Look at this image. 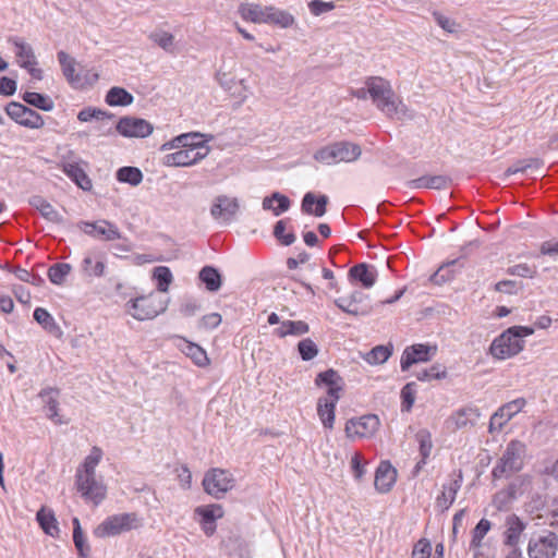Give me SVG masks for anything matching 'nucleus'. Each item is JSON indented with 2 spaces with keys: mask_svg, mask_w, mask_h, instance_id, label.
Here are the masks:
<instances>
[{
  "mask_svg": "<svg viewBox=\"0 0 558 558\" xmlns=\"http://www.w3.org/2000/svg\"><path fill=\"white\" fill-rule=\"evenodd\" d=\"M534 333L527 326H512L495 338L489 347L490 354L498 360L510 359L524 348V338Z\"/></svg>",
  "mask_w": 558,
  "mask_h": 558,
  "instance_id": "1",
  "label": "nucleus"
},
{
  "mask_svg": "<svg viewBox=\"0 0 558 558\" xmlns=\"http://www.w3.org/2000/svg\"><path fill=\"white\" fill-rule=\"evenodd\" d=\"M526 456V445L518 439H512L492 470L494 478L509 477L523 469L524 458Z\"/></svg>",
  "mask_w": 558,
  "mask_h": 558,
  "instance_id": "2",
  "label": "nucleus"
},
{
  "mask_svg": "<svg viewBox=\"0 0 558 558\" xmlns=\"http://www.w3.org/2000/svg\"><path fill=\"white\" fill-rule=\"evenodd\" d=\"M373 104L386 116L392 118L399 113L398 102L390 83L380 76H369L365 80Z\"/></svg>",
  "mask_w": 558,
  "mask_h": 558,
  "instance_id": "3",
  "label": "nucleus"
},
{
  "mask_svg": "<svg viewBox=\"0 0 558 558\" xmlns=\"http://www.w3.org/2000/svg\"><path fill=\"white\" fill-rule=\"evenodd\" d=\"M141 526V520L135 512H124L107 517L94 530L98 538L117 536Z\"/></svg>",
  "mask_w": 558,
  "mask_h": 558,
  "instance_id": "4",
  "label": "nucleus"
},
{
  "mask_svg": "<svg viewBox=\"0 0 558 558\" xmlns=\"http://www.w3.org/2000/svg\"><path fill=\"white\" fill-rule=\"evenodd\" d=\"M128 312L137 320L153 319L167 310V303L158 295L150 293L130 300Z\"/></svg>",
  "mask_w": 558,
  "mask_h": 558,
  "instance_id": "5",
  "label": "nucleus"
},
{
  "mask_svg": "<svg viewBox=\"0 0 558 558\" xmlns=\"http://www.w3.org/2000/svg\"><path fill=\"white\" fill-rule=\"evenodd\" d=\"M529 558H555L558 550V534L544 530L537 536L530 538L527 543Z\"/></svg>",
  "mask_w": 558,
  "mask_h": 558,
  "instance_id": "6",
  "label": "nucleus"
},
{
  "mask_svg": "<svg viewBox=\"0 0 558 558\" xmlns=\"http://www.w3.org/2000/svg\"><path fill=\"white\" fill-rule=\"evenodd\" d=\"M204 490L216 499H220L232 489L234 480L232 475L222 469H211L203 478Z\"/></svg>",
  "mask_w": 558,
  "mask_h": 558,
  "instance_id": "7",
  "label": "nucleus"
},
{
  "mask_svg": "<svg viewBox=\"0 0 558 558\" xmlns=\"http://www.w3.org/2000/svg\"><path fill=\"white\" fill-rule=\"evenodd\" d=\"M5 113L17 124L27 129H41L45 120L34 109L17 101H10L4 107Z\"/></svg>",
  "mask_w": 558,
  "mask_h": 558,
  "instance_id": "8",
  "label": "nucleus"
},
{
  "mask_svg": "<svg viewBox=\"0 0 558 558\" xmlns=\"http://www.w3.org/2000/svg\"><path fill=\"white\" fill-rule=\"evenodd\" d=\"M343 386H328L327 393L317 400V415L327 429L333 428L335 411Z\"/></svg>",
  "mask_w": 558,
  "mask_h": 558,
  "instance_id": "9",
  "label": "nucleus"
},
{
  "mask_svg": "<svg viewBox=\"0 0 558 558\" xmlns=\"http://www.w3.org/2000/svg\"><path fill=\"white\" fill-rule=\"evenodd\" d=\"M116 131L123 137L144 138L153 133L154 126L145 119L124 116L117 122Z\"/></svg>",
  "mask_w": 558,
  "mask_h": 558,
  "instance_id": "10",
  "label": "nucleus"
},
{
  "mask_svg": "<svg viewBox=\"0 0 558 558\" xmlns=\"http://www.w3.org/2000/svg\"><path fill=\"white\" fill-rule=\"evenodd\" d=\"M380 421L375 414H366L350 418L345 424L348 437H372L379 428Z\"/></svg>",
  "mask_w": 558,
  "mask_h": 558,
  "instance_id": "11",
  "label": "nucleus"
},
{
  "mask_svg": "<svg viewBox=\"0 0 558 558\" xmlns=\"http://www.w3.org/2000/svg\"><path fill=\"white\" fill-rule=\"evenodd\" d=\"M480 416L478 408L472 405L462 407L446 420V427L450 432L468 429L476 425Z\"/></svg>",
  "mask_w": 558,
  "mask_h": 558,
  "instance_id": "12",
  "label": "nucleus"
},
{
  "mask_svg": "<svg viewBox=\"0 0 558 558\" xmlns=\"http://www.w3.org/2000/svg\"><path fill=\"white\" fill-rule=\"evenodd\" d=\"M75 485L82 497L95 506L101 504L106 497V487L95 476L75 475Z\"/></svg>",
  "mask_w": 558,
  "mask_h": 558,
  "instance_id": "13",
  "label": "nucleus"
},
{
  "mask_svg": "<svg viewBox=\"0 0 558 558\" xmlns=\"http://www.w3.org/2000/svg\"><path fill=\"white\" fill-rule=\"evenodd\" d=\"M525 405L523 398H518L501 405L490 417L489 433L500 432L504 426Z\"/></svg>",
  "mask_w": 558,
  "mask_h": 558,
  "instance_id": "14",
  "label": "nucleus"
},
{
  "mask_svg": "<svg viewBox=\"0 0 558 558\" xmlns=\"http://www.w3.org/2000/svg\"><path fill=\"white\" fill-rule=\"evenodd\" d=\"M194 514L199 518V524L205 535L211 536L217 530L216 521L223 517L225 511L221 505L210 504L196 507Z\"/></svg>",
  "mask_w": 558,
  "mask_h": 558,
  "instance_id": "15",
  "label": "nucleus"
},
{
  "mask_svg": "<svg viewBox=\"0 0 558 558\" xmlns=\"http://www.w3.org/2000/svg\"><path fill=\"white\" fill-rule=\"evenodd\" d=\"M240 210L238 198L227 195H219L214 199L210 215L214 219H222L223 222H231Z\"/></svg>",
  "mask_w": 558,
  "mask_h": 558,
  "instance_id": "16",
  "label": "nucleus"
},
{
  "mask_svg": "<svg viewBox=\"0 0 558 558\" xmlns=\"http://www.w3.org/2000/svg\"><path fill=\"white\" fill-rule=\"evenodd\" d=\"M527 523L515 513L508 514L505 519L502 544L506 547H520L521 536L523 535Z\"/></svg>",
  "mask_w": 558,
  "mask_h": 558,
  "instance_id": "17",
  "label": "nucleus"
},
{
  "mask_svg": "<svg viewBox=\"0 0 558 558\" xmlns=\"http://www.w3.org/2000/svg\"><path fill=\"white\" fill-rule=\"evenodd\" d=\"M60 390L57 387H48L39 392V398L44 403V412L46 416L51 420L56 425L68 424V420H63L59 414V398Z\"/></svg>",
  "mask_w": 558,
  "mask_h": 558,
  "instance_id": "18",
  "label": "nucleus"
},
{
  "mask_svg": "<svg viewBox=\"0 0 558 558\" xmlns=\"http://www.w3.org/2000/svg\"><path fill=\"white\" fill-rule=\"evenodd\" d=\"M328 203L329 198L327 195L307 192L302 198L301 210L306 215L323 217L327 211Z\"/></svg>",
  "mask_w": 558,
  "mask_h": 558,
  "instance_id": "19",
  "label": "nucleus"
},
{
  "mask_svg": "<svg viewBox=\"0 0 558 558\" xmlns=\"http://www.w3.org/2000/svg\"><path fill=\"white\" fill-rule=\"evenodd\" d=\"M397 478V470L389 461H381L376 469L374 485L379 493H387L391 489Z\"/></svg>",
  "mask_w": 558,
  "mask_h": 558,
  "instance_id": "20",
  "label": "nucleus"
},
{
  "mask_svg": "<svg viewBox=\"0 0 558 558\" xmlns=\"http://www.w3.org/2000/svg\"><path fill=\"white\" fill-rule=\"evenodd\" d=\"M348 276L351 281L360 282L363 288L369 289L376 282L377 272L374 266L360 263L349 269Z\"/></svg>",
  "mask_w": 558,
  "mask_h": 558,
  "instance_id": "21",
  "label": "nucleus"
},
{
  "mask_svg": "<svg viewBox=\"0 0 558 558\" xmlns=\"http://www.w3.org/2000/svg\"><path fill=\"white\" fill-rule=\"evenodd\" d=\"M9 41L16 48L15 56L21 68L28 69V66L37 64L36 56L29 44L20 37H11Z\"/></svg>",
  "mask_w": 558,
  "mask_h": 558,
  "instance_id": "22",
  "label": "nucleus"
},
{
  "mask_svg": "<svg viewBox=\"0 0 558 558\" xmlns=\"http://www.w3.org/2000/svg\"><path fill=\"white\" fill-rule=\"evenodd\" d=\"M58 61L66 81L75 88L83 87L84 83L80 74L75 73L76 61L64 51L58 52Z\"/></svg>",
  "mask_w": 558,
  "mask_h": 558,
  "instance_id": "23",
  "label": "nucleus"
},
{
  "mask_svg": "<svg viewBox=\"0 0 558 558\" xmlns=\"http://www.w3.org/2000/svg\"><path fill=\"white\" fill-rule=\"evenodd\" d=\"M62 170L82 190L88 191L92 189L90 179L77 162L64 161Z\"/></svg>",
  "mask_w": 558,
  "mask_h": 558,
  "instance_id": "24",
  "label": "nucleus"
},
{
  "mask_svg": "<svg viewBox=\"0 0 558 558\" xmlns=\"http://www.w3.org/2000/svg\"><path fill=\"white\" fill-rule=\"evenodd\" d=\"M310 331V326L304 320H283L281 326L274 330V335L278 338L287 336L300 337Z\"/></svg>",
  "mask_w": 558,
  "mask_h": 558,
  "instance_id": "25",
  "label": "nucleus"
},
{
  "mask_svg": "<svg viewBox=\"0 0 558 558\" xmlns=\"http://www.w3.org/2000/svg\"><path fill=\"white\" fill-rule=\"evenodd\" d=\"M198 279L209 292H217L222 286V276L214 266H204L198 272Z\"/></svg>",
  "mask_w": 558,
  "mask_h": 558,
  "instance_id": "26",
  "label": "nucleus"
},
{
  "mask_svg": "<svg viewBox=\"0 0 558 558\" xmlns=\"http://www.w3.org/2000/svg\"><path fill=\"white\" fill-rule=\"evenodd\" d=\"M33 317L48 333L56 337L62 336L61 328L46 308L36 307L34 310Z\"/></svg>",
  "mask_w": 558,
  "mask_h": 558,
  "instance_id": "27",
  "label": "nucleus"
},
{
  "mask_svg": "<svg viewBox=\"0 0 558 558\" xmlns=\"http://www.w3.org/2000/svg\"><path fill=\"white\" fill-rule=\"evenodd\" d=\"M22 100L31 107L43 111H52L54 108L53 100L45 94L37 92H25L21 94Z\"/></svg>",
  "mask_w": 558,
  "mask_h": 558,
  "instance_id": "28",
  "label": "nucleus"
},
{
  "mask_svg": "<svg viewBox=\"0 0 558 558\" xmlns=\"http://www.w3.org/2000/svg\"><path fill=\"white\" fill-rule=\"evenodd\" d=\"M195 159L192 148H182L166 155L163 163L168 167H189L195 165Z\"/></svg>",
  "mask_w": 558,
  "mask_h": 558,
  "instance_id": "29",
  "label": "nucleus"
},
{
  "mask_svg": "<svg viewBox=\"0 0 558 558\" xmlns=\"http://www.w3.org/2000/svg\"><path fill=\"white\" fill-rule=\"evenodd\" d=\"M338 162H351L361 156V147L357 144L340 141L335 143Z\"/></svg>",
  "mask_w": 558,
  "mask_h": 558,
  "instance_id": "30",
  "label": "nucleus"
},
{
  "mask_svg": "<svg viewBox=\"0 0 558 558\" xmlns=\"http://www.w3.org/2000/svg\"><path fill=\"white\" fill-rule=\"evenodd\" d=\"M134 100L133 95L123 87H111L105 97V101L111 107L130 106Z\"/></svg>",
  "mask_w": 558,
  "mask_h": 558,
  "instance_id": "31",
  "label": "nucleus"
},
{
  "mask_svg": "<svg viewBox=\"0 0 558 558\" xmlns=\"http://www.w3.org/2000/svg\"><path fill=\"white\" fill-rule=\"evenodd\" d=\"M73 524V542L77 550L78 558H89L90 546L87 543V538L82 530L78 518L72 519Z\"/></svg>",
  "mask_w": 558,
  "mask_h": 558,
  "instance_id": "32",
  "label": "nucleus"
},
{
  "mask_svg": "<svg viewBox=\"0 0 558 558\" xmlns=\"http://www.w3.org/2000/svg\"><path fill=\"white\" fill-rule=\"evenodd\" d=\"M203 134L197 132H191L181 134L174 137L172 141L165 143L161 146V149H172V148H194L197 145L198 141H203Z\"/></svg>",
  "mask_w": 558,
  "mask_h": 558,
  "instance_id": "33",
  "label": "nucleus"
},
{
  "mask_svg": "<svg viewBox=\"0 0 558 558\" xmlns=\"http://www.w3.org/2000/svg\"><path fill=\"white\" fill-rule=\"evenodd\" d=\"M462 483V474L461 472L458 475V478L450 481L448 484L444 485V489L441 495L437 498V502L440 507L449 508L456 499L457 493L459 492Z\"/></svg>",
  "mask_w": 558,
  "mask_h": 558,
  "instance_id": "34",
  "label": "nucleus"
},
{
  "mask_svg": "<svg viewBox=\"0 0 558 558\" xmlns=\"http://www.w3.org/2000/svg\"><path fill=\"white\" fill-rule=\"evenodd\" d=\"M143 172L137 167L124 166L117 170L116 179L121 183H128L132 186H137L143 181Z\"/></svg>",
  "mask_w": 558,
  "mask_h": 558,
  "instance_id": "35",
  "label": "nucleus"
},
{
  "mask_svg": "<svg viewBox=\"0 0 558 558\" xmlns=\"http://www.w3.org/2000/svg\"><path fill=\"white\" fill-rule=\"evenodd\" d=\"M36 519L46 534L54 536L59 533L58 522L52 511L46 512L45 508H41L37 512Z\"/></svg>",
  "mask_w": 558,
  "mask_h": 558,
  "instance_id": "36",
  "label": "nucleus"
},
{
  "mask_svg": "<svg viewBox=\"0 0 558 558\" xmlns=\"http://www.w3.org/2000/svg\"><path fill=\"white\" fill-rule=\"evenodd\" d=\"M392 351V344H379L368 351L364 357L369 364H383L391 356Z\"/></svg>",
  "mask_w": 558,
  "mask_h": 558,
  "instance_id": "37",
  "label": "nucleus"
},
{
  "mask_svg": "<svg viewBox=\"0 0 558 558\" xmlns=\"http://www.w3.org/2000/svg\"><path fill=\"white\" fill-rule=\"evenodd\" d=\"M335 304L338 308H340L342 312L352 315V316H366L371 313L372 308L367 305H356L351 298L349 299H337L335 301Z\"/></svg>",
  "mask_w": 558,
  "mask_h": 558,
  "instance_id": "38",
  "label": "nucleus"
},
{
  "mask_svg": "<svg viewBox=\"0 0 558 558\" xmlns=\"http://www.w3.org/2000/svg\"><path fill=\"white\" fill-rule=\"evenodd\" d=\"M72 270V266L68 263H56L48 268V279L51 283L61 286Z\"/></svg>",
  "mask_w": 558,
  "mask_h": 558,
  "instance_id": "39",
  "label": "nucleus"
},
{
  "mask_svg": "<svg viewBox=\"0 0 558 558\" xmlns=\"http://www.w3.org/2000/svg\"><path fill=\"white\" fill-rule=\"evenodd\" d=\"M267 17L269 19L268 24L276 25L281 28L291 27L295 22V19L291 13L275 7H271L270 16Z\"/></svg>",
  "mask_w": 558,
  "mask_h": 558,
  "instance_id": "40",
  "label": "nucleus"
},
{
  "mask_svg": "<svg viewBox=\"0 0 558 558\" xmlns=\"http://www.w3.org/2000/svg\"><path fill=\"white\" fill-rule=\"evenodd\" d=\"M153 279L156 280L157 283V290L159 292H168L169 286L171 284L173 280L172 272L169 267L167 266H158L155 267L153 270Z\"/></svg>",
  "mask_w": 558,
  "mask_h": 558,
  "instance_id": "41",
  "label": "nucleus"
},
{
  "mask_svg": "<svg viewBox=\"0 0 558 558\" xmlns=\"http://www.w3.org/2000/svg\"><path fill=\"white\" fill-rule=\"evenodd\" d=\"M490 529H492L490 521L487 519H481L472 531V539L470 543V548L471 549H480L482 546L483 538L489 532Z\"/></svg>",
  "mask_w": 558,
  "mask_h": 558,
  "instance_id": "42",
  "label": "nucleus"
},
{
  "mask_svg": "<svg viewBox=\"0 0 558 558\" xmlns=\"http://www.w3.org/2000/svg\"><path fill=\"white\" fill-rule=\"evenodd\" d=\"M113 118H114L113 113L104 111V110L95 108V107L83 108L77 114V119L81 122H89L93 119H96L98 121H104L106 119L111 120Z\"/></svg>",
  "mask_w": 558,
  "mask_h": 558,
  "instance_id": "43",
  "label": "nucleus"
},
{
  "mask_svg": "<svg viewBox=\"0 0 558 558\" xmlns=\"http://www.w3.org/2000/svg\"><path fill=\"white\" fill-rule=\"evenodd\" d=\"M288 219L278 220L274 226V236L283 245L289 246L294 243L295 234L293 232L286 233Z\"/></svg>",
  "mask_w": 558,
  "mask_h": 558,
  "instance_id": "44",
  "label": "nucleus"
},
{
  "mask_svg": "<svg viewBox=\"0 0 558 558\" xmlns=\"http://www.w3.org/2000/svg\"><path fill=\"white\" fill-rule=\"evenodd\" d=\"M99 236L106 241H113L122 238L118 227L108 220H101L98 223L97 238Z\"/></svg>",
  "mask_w": 558,
  "mask_h": 558,
  "instance_id": "45",
  "label": "nucleus"
},
{
  "mask_svg": "<svg viewBox=\"0 0 558 558\" xmlns=\"http://www.w3.org/2000/svg\"><path fill=\"white\" fill-rule=\"evenodd\" d=\"M82 268L88 276L102 277L106 265L102 258L94 260L93 257L86 256L82 262Z\"/></svg>",
  "mask_w": 558,
  "mask_h": 558,
  "instance_id": "46",
  "label": "nucleus"
},
{
  "mask_svg": "<svg viewBox=\"0 0 558 558\" xmlns=\"http://www.w3.org/2000/svg\"><path fill=\"white\" fill-rule=\"evenodd\" d=\"M101 449H99L98 447H94L93 450H92V453L86 457L85 461H84V464H83V468H84V471H77L76 475H88V476H95V468L96 465L99 463L100 459H101Z\"/></svg>",
  "mask_w": 558,
  "mask_h": 558,
  "instance_id": "47",
  "label": "nucleus"
},
{
  "mask_svg": "<svg viewBox=\"0 0 558 558\" xmlns=\"http://www.w3.org/2000/svg\"><path fill=\"white\" fill-rule=\"evenodd\" d=\"M418 363V343L407 347L400 360L402 372H407L414 364Z\"/></svg>",
  "mask_w": 558,
  "mask_h": 558,
  "instance_id": "48",
  "label": "nucleus"
},
{
  "mask_svg": "<svg viewBox=\"0 0 558 558\" xmlns=\"http://www.w3.org/2000/svg\"><path fill=\"white\" fill-rule=\"evenodd\" d=\"M425 11L444 31L448 33H454L457 31L458 24L453 20L444 15L441 12L432 8H427Z\"/></svg>",
  "mask_w": 558,
  "mask_h": 558,
  "instance_id": "49",
  "label": "nucleus"
},
{
  "mask_svg": "<svg viewBox=\"0 0 558 558\" xmlns=\"http://www.w3.org/2000/svg\"><path fill=\"white\" fill-rule=\"evenodd\" d=\"M184 353L198 366H204L208 363L206 351L196 343L187 342Z\"/></svg>",
  "mask_w": 558,
  "mask_h": 558,
  "instance_id": "50",
  "label": "nucleus"
},
{
  "mask_svg": "<svg viewBox=\"0 0 558 558\" xmlns=\"http://www.w3.org/2000/svg\"><path fill=\"white\" fill-rule=\"evenodd\" d=\"M314 159L318 162L325 163V165H332L337 163V154L335 148V143L326 145L314 154Z\"/></svg>",
  "mask_w": 558,
  "mask_h": 558,
  "instance_id": "51",
  "label": "nucleus"
},
{
  "mask_svg": "<svg viewBox=\"0 0 558 558\" xmlns=\"http://www.w3.org/2000/svg\"><path fill=\"white\" fill-rule=\"evenodd\" d=\"M298 352L303 361H311L318 354L317 344L310 338L298 343Z\"/></svg>",
  "mask_w": 558,
  "mask_h": 558,
  "instance_id": "52",
  "label": "nucleus"
},
{
  "mask_svg": "<svg viewBox=\"0 0 558 558\" xmlns=\"http://www.w3.org/2000/svg\"><path fill=\"white\" fill-rule=\"evenodd\" d=\"M260 7L262 5L257 3H242L239 7V13L243 20L260 24Z\"/></svg>",
  "mask_w": 558,
  "mask_h": 558,
  "instance_id": "53",
  "label": "nucleus"
},
{
  "mask_svg": "<svg viewBox=\"0 0 558 558\" xmlns=\"http://www.w3.org/2000/svg\"><path fill=\"white\" fill-rule=\"evenodd\" d=\"M509 276H517L521 278H534L537 274L536 266H531L526 263L517 264L506 269Z\"/></svg>",
  "mask_w": 558,
  "mask_h": 558,
  "instance_id": "54",
  "label": "nucleus"
},
{
  "mask_svg": "<svg viewBox=\"0 0 558 558\" xmlns=\"http://www.w3.org/2000/svg\"><path fill=\"white\" fill-rule=\"evenodd\" d=\"M446 367L441 364H435L429 368H421V381H430L446 377Z\"/></svg>",
  "mask_w": 558,
  "mask_h": 558,
  "instance_id": "55",
  "label": "nucleus"
},
{
  "mask_svg": "<svg viewBox=\"0 0 558 558\" xmlns=\"http://www.w3.org/2000/svg\"><path fill=\"white\" fill-rule=\"evenodd\" d=\"M448 183L449 179L446 175H421V187L440 190Z\"/></svg>",
  "mask_w": 558,
  "mask_h": 558,
  "instance_id": "56",
  "label": "nucleus"
},
{
  "mask_svg": "<svg viewBox=\"0 0 558 558\" xmlns=\"http://www.w3.org/2000/svg\"><path fill=\"white\" fill-rule=\"evenodd\" d=\"M232 549L229 551L231 558H251L248 545L241 537L230 538Z\"/></svg>",
  "mask_w": 558,
  "mask_h": 558,
  "instance_id": "57",
  "label": "nucleus"
},
{
  "mask_svg": "<svg viewBox=\"0 0 558 558\" xmlns=\"http://www.w3.org/2000/svg\"><path fill=\"white\" fill-rule=\"evenodd\" d=\"M494 289L500 293L515 295L523 289V283L515 280H500L495 283Z\"/></svg>",
  "mask_w": 558,
  "mask_h": 558,
  "instance_id": "58",
  "label": "nucleus"
},
{
  "mask_svg": "<svg viewBox=\"0 0 558 558\" xmlns=\"http://www.w3.org/2000/svg\"><path fill=\"white\" fill-rule=\"evenodd\" d=\"M433 447L430 433L421 429V468L427 463V459L432 454Z\"/></svg>",
  "mask_w": 558,
  "mask_h": 558,
  "instance_id": "59",
  "label": "nucleus"
},
{
  "mask_svg": "<svg viewBox=\"0 0 558 558\" xmlns=\"http://www.w3.org/2000/svg\"><path fill=\"white\" fill-rule=\"evenodd\" d=\"M456 260L440 266L434 274L429 276V280L436 284H441L452 278L450 268L456 265Z\"/></svg>",
  "mask_w": 558,
  "mask_h": 558,
  "instance_id": "60",
  "label": "nucleus"
},
{
  "mask_svg": "<svg viewBox=\"0 0 558 558\" xmlns=\"http://www.w3.org/2000/svg\"><path fill=\"white\" fill-rule=\"evenodd\" d=\"M150 38L163 50L171 51L173 47L174 37L167 32L153 33Z\"/></svg>",
  "mask_w": 558,
  "mask_h": 558,
  "instance_id": "61",
  "label": "nucleus"
},
{
  "mask_svg": "<svg viewBox=\"0 0 558 558\" xmlns=\"http://www.w3.org/2000/svg\"><path fill=\"white\" fill-rule=\"evenodd\" d=\"M336 8L335 2L329 1H323V0H312L308 3V9L311 13L315 16H319L326 12H329Z\"/></svg>",
  "mask_w": 558,
  "mask_h": 558,
  "instance_id": "62",
  "label": "nucleus"
},
{
  "mask_svg": "<svg viewBox=\"0 0 558 558\" xmlns=\"http://www.w3.org/2000/svg\"><path fill=\"white\" fill-rule=\"evenodd\" d=\"M272 198H275L274 202H277V206H275V208L272 209V214L275 216H280L281 214L286 213L291 206L290 198L280 192H272Z\"/></svg>",
  "mask_w": 558,
  "mask_h": 558,
  "instance_id": "63",
  "label": "nucleus"
},
{
  "mask_svg": "<svg viewBox=\"0 0 558 558\" xmlns=\"http://www.w3.org/2000/svg\"><path fill=\"white\" fill-rule=\"evenodd\" d=\"M221 323V315L219 313H210L204 315L199 322L198 327L205 330H213L217 328Z\"/></svg>",
  "mask_w": 558,
  "mask_h": 558,
  "instance_id": "64",
  "label": "nucleus"
}]
</instances>
